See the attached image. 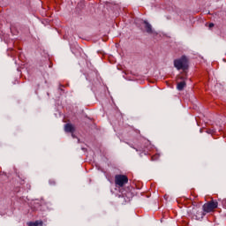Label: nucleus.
I'll list each match as a JSON object with an SVG mask.
<instances>
[{"label":"nucleus","mask_w":226,"mask_h":226,"mask_svg":"<svg viewBox=\"0 0 226 226\" xmlns=\"http://www.w3.org/2000/svg\"><path fill=\"white\" fill-rule=\"evenodd\" d=\"M188 214L192 215L194 220H202V218L206 216V212H204V209L200 206L195 205L188 208Z\"/></svg>","instance_id":"f257e3e1"},{"label":"nucleus","mask_w":226,"mask_h":226,"mask_svg":"<svg viewBox=\"0 0 226 226\" xmlns=\"http://www.w3.org/2000/svg\"><path fill=\"white\" fill-rule=\"evenodd\" d=\"M28 226H43V221H35L34 222H30L27 223Z\"/></svg>","instance_id":"6e6552de"},{"label":"nucleus","mask_w":226,"mask_h":226,"mask_svg":"<svg viewBox=\"0 0 226 226\" xmlns=\"http://www.w3.org/2000/svg\"><path fill=\"white\" fill-rule=\"evenodd\" d=\"M128 183V177L124 175H116L115 177V185L117 186L123 187Z\"/></svg>","instance_id":"7ed1b4c3"},{"label":"nucleus","mask_w":226,"mask_h":226,"mask_svg":"<svg viewBox=\"0 0 226 226\" xmlns=\"http://www.w3.org/2000/svg\"><path fill=\"white\" fill-rule=\"evenodd\" d=\"M72 137H73V139H75V135L73 133L72 134Z\"/></svg>","instance_id":"9d476101"},{"label":"nucleus","mask_w":226,"mask_h":226,"mask_svg":"<svg viewBox=\"0 0 226 226\" xmlns=\"http://www.w3.org/2000/svg\"><path fill=\"white\" fill-rule=\"evenodd\" d=\"M180 80H182L181 82L177 83V89L178 91H183V89H185V87H186V82L185 81V77L183 76H180L179 77Z\"/></svg>","instance_id":"423d86ee"},{"label":"nucleus","mask_w":226,"mask_h":226,"mask_svg":"<svg viewBox=\"0 0 226 226\" xmlns=\"http://www.w3.org/2000/svg\"><path fill=\"white\" fill-rule=\"evenodd\" d=\"M64 130L67 133H73L75 129L73 128V125H72L71 124H66L64 126Z\"/></svg>","instance_id":"0eeeda50"},{"label":"nucleus","mask_w":226,"mask_h":226,"mask_svg":"<svg viewBox=\"0 0 226 226\" xmlns=\"http://www.w3.org/2000/svg\"><path fill=\"white\" fill-rule=\"evenodd\" d=\"M174 66L177 70H188V57L182 56L180 58L174 60Z\"/></svg>","instance_id":"f03ea898"},{"label":"nucleus","mask_w":226,"mask_h":226,"mask_svg":"<svg viewBox=\"0 0 226 226\" xmlns=\"http://www.w3.org/2000/svg\"><path fill=\"white\" fill-rule=\"evenodd\" d=\"M208 27H209V29H211L212 27H215V24H214V23H210V24L208 25Z\"/></svg>","instance_id":"1a4fd4ad"},{"label":"nucleus","mask_w":226,"mask_h":226,"mask_svg":"<svg viewBox=\"0 0 226 226\" xmlns=\"http://www.w3.org/2000/svg\"><path fill=\"white\" fill-rule=\"evenodd\" d=\"M142 22L145 25L144 27H145L146 33H147V34H153L154 36L158 34L156 33V31H154V29H153V26L149 22H147V20H144Z\"/></svg>","instance_id":"39448f33"},{"label":"nucleus","mask_w":226,"mask_h":226,"mask_svg":"<svg viewBox=\"0 0 226 226\" xmlns=\"http://www.w3.org/2000/svg\"><path fill=\"white\" fill-rule=\"evenodd\" d=\"M216 207H218V202L212 200L208 203L204 204L202 209L204 213H211V211L216 209Z\"/></svg>","instance_id":"20e7f679"}]
</instances>
